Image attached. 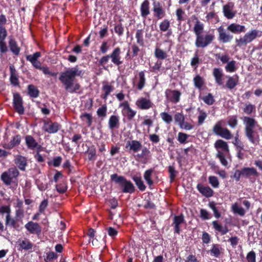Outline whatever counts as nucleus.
I'll use <instances>...</instances> for the list:
<instances>
[{"label":"nucleus","mask_w":262,"mask_h":262,"mask_svg":"<svg viewBox=\"0 0 262 262\" xmlns=\"http://www.w3.org/2000/svg\"><path fill=\"white\" fill-rule=\"evenodd\" d=\"M82 71L79 69L78 66L69 68L64 72H62L59 78L63 84L65 86L66 90L72 93L79 89V85L74 83V80L76 76H81Z\"/></svg>","instance_id":"obj_1"},{"label":"nucleus","mask_w":262,"mask_h":262,"mask_svg":"<svg viewBox=\"0 0 262 262\" xmlns=\"http://www.w3.org/2000/svg\"><path fill=\"white\" fill-rule=\"evenodd\" d=\"M261 128V127L254 118L247 117V137L254 145L258 144L259 141L257 129L260 130Z\"/></svg>","instance_id":"obj_2"},{"label":"nucleus","mask_w":262,"mask_h":262,"mask_svg":"<svg viewBox=\"0 0 262 262\" xmlns=\"http://www.w3.org/2000/svg\"><path fill=\"white\" fill-rule=\"evenodd\" d=\"M111 179L123 188V192L132 193L134 191L135 187L133 183L130 181H127L123 177L118 176L117 174H113L111 176Z\"/></svg>","instance_id":"obj_3"},{"label":"nucleus","mask_w":262,"mask_h":262,"mask_svg":"<svg viewBox=\"0 0 262 262\" xmlns=\"http://www.w3.org/2000/svg\"><path fill=\"white\" fill-rule=\"evenodd\" d=\"M214 38V35L212 33H208L204 36L200 35L196 37L195 45L198 48H205L210 44Z\"/></svg>","instance_id":"obj_4"},{"label":"nucleus","mask_w":262,"mask_h":262,"mask_svg":"<svg viewBox=\"0 0 262 262\" xmlns=\"http://www.w3.org/2000/svg\"><path fill=\"white\" fill-rule=\"evenodd\" d=\"M222 123L223 121L217 122L213 128V131L216 135L227 140H229L232 138V136L227 128L222 127Z\"/></svg>","instance_id":"obj_5"},{"label":"nucleus","mask_w":262,"mask_h":262,"mask_svg":"<svg viewBox=\"0 0 262 262\" xmlns=\"http://www.w3.org/2000/svg\"><path fill=\"white\" fill-rule=\"evenodd\" d=\"M181 93L177 90H167L165 91L166 99L173 103H176L180 101Z\"/></svg>","instance_id":"obj_6"},{"label":"nucleus","mask_w":262,"mask_h":262,"mask_svg":"<svg viewBox=\"0 0 262 262\" xmlns=\"http://www.w3.org/2000/svg\"><path fill=\"white\" fill-rule=\"evenodd\" d=\"M13 105L16 111L20 114L24 112V108L23 106L22 98L17 93L13 95Z\"/></svg>","instance_id":"obj_7"},{"label":"nucleus","mask_w":262,"mask_h":262,"mask_svg":"<svg viewBox=\"0 0 262 262\" xmlns=\"http://www.w3.org/2000/svg\"><path fill=\"white\" fill-rule=\"evenodd\" d=\"M42 128L48 133L54 134L59 129L60 125L56 122H45Z\"/></svg>","instance_id":"obj_8"},{"label":"nucleus","mask_w":262,"mask_h":262,"mask_svg":"<svg viewBox=\"0 0 262 262\" xmlns=\"http://www.w3.org/2000/svg\"><path fill=\"white\" fill-rule=\"evenodd\" d=\"M218 32L219 40L223 43L230 42L233 38L232 35L227 32L222 27L219 28Z\"/></svg>","instance_id":"obj_9"},{"label":"nucleus","mask_w":262,"mask_h":262,"mask_svg":"<svg viewBox=\"0 0 262 262\" xmlns=\"http://www.w3.org/2000/svg\"><path fill=\"white\" fill-rule=\"evenodd\" d=\"M136 104L142 110H147L152 107V104L149 99L141 97L137 100Z\"/></svg>","instance_id":"obj_10"},{"label":"nucleus","mask_w":262,"mask_h":262,"mask_svg":"<svg viewBox=\"0 0 262 262\" xmlns=\"http://www.w3.org/2000/svg\"><path fill=\"white\" fill-rule=\"evenodd\" d=\"M25 227L30 233L32 234H38L41 232V227L39 224L32 221L29 222L27 223L25 225Z\"/></svg>","instance_id":"obj_11"},{"label":"nucleus","mask_w":262,"mask_h":262,"mask_svg":"<svg viewBox=\"0 0 262 262\" xmlns=\"http://www.w3.org/2000/svg\"><path fill=\"white\" fill-rule=\"evenodd\" d=\"M142 147L141 143L137 140H132L127 141L126 148H129V149L134 152H137Z\"/></svg>","instance_id":"obj_12"},{"label":"nucleus","mask_w":262,"mask_h":262,"mask_svg":"<svg viewBox=\"0 0 262 262\" xmlns=\"http://www.w3.org/2000/svg\"><path fill=\"white\" fill-rule=\"evenodd\" d=\"M110 56L112 59V62L115 64L119 66L122 63V61L120 60V49L119 48H115Z\"/></svg>","instance_id":"obj_13"},{"label":"nucleus","mask_w":262,"mask_h":262,"mask_svg":"<svg viewBox=\"0 0 262 262\" xmlns=\"http://www.w3.org/2000/svg\"><path fill=\"white\" fill-rule=\"evenodd\" d=\"M15 163L18 168L22 170H25L26 167L27 165V160L26 158L20 155H17L15 160Z\"/></svg>","instance_id":"obj_14"},{"label":"nucleus","mask_w":262,"mask_h":262,"mask_svg":"<svg viewBox=\"0 0 262 262\" xmlns=\"http://www.w3.org/2000/svg\"><path fill=\"white\" fill-rule=\"evenodd\" d=\"M26 143L28 148L34 149L40 148V146L35 141V140L31 136H27L25 138Z\"/></svg>","instance_id":"obj_15"},{"label":"nucleus","mask_w":262,"mask_h":262,"mask_svg":"<svg viewBox=\"0 0 262 262\" xmlns=\"http://www.w3.org/2000/svg\"><path fill=\"white\" fill-rule=\"evenodd\" d=\"M153 11L155 15H163L165 13V10L163 5L159 2L154 1L152 3Z\"/></svg>","instance_id":"obj_16"},{"label":"nucleus","mask_w":262,"mask_h":262,"mask_svg":"<svg viewBox=\"0 0 262 262\" xmlns=\"http://www.w3.org/2000/svg\"><path fill=\"white\" fill-rule=\"evenodd\" d=\"M21 138L19 136H15L13 137V139L8 143H4L3 147L6 149H12L16 145L20 144Z\"/></svg>","instance_id":"obj_17"},{"label":"nucleus","mask_w":262,"mask_h":262,"mask_svg":"<svg viewBox=\"0 0 262 262\" xmlns=\"http://www.w3.org/2000/svg\"><path fill=\"white\" fill-rule=\"evenodd\" d=\"M197 188L202 194L207 197H210L212 195L213 191L209 187H205L201 184H198Z\"/></svg>","instance_id":"obj_18"},{"label":"nucleus","mask_w":262,"mask_h":262,"mask_svg":"<svg viewBox=\"0 0 262 262\" xmlns=\"http://www.w3.org/2000/svg\"><path fill=\"white\" fill-rule=\"evenodd\" d=\"M119 125V118L118 116L112 115L108 120V126L111 129L118 128Z\"/></svg>","instance_id":"obj_19"},{"label":"nucleus","mask_w":262,"mask_h":262,"mask_svg":"<svg viewBox=\"0 0 262 262\" xmlns=\"http://www.w3.org/2000/svg\"><path fill=\"white\" fill-rule=\"evenodd\" d=\"M213 75L215 78L216 82L219 85H222L223 84V81H222V78H223V73L221 69L215 68L213 70Z\"/></svg>","instance_id":"obj_20"},{"label":"nucleus","mask_w":262,"mask_h":262,"mask_svg":"<svg viewBox=\"0 0 262 262\" xmlns=\"http://www.w3.org/2000/svg\"><path fill=\"white\" fill-rule=\"evenodd\" d=\"M233 4L231 3L223 7V12L225 16H233L235 14L233 12Z\"/></svg>","instance_id":"obj_21"},{"label":"nucleus","mask_w":262,"mask_h":262,"mask_svg":"<svg viewBox=\"0 0 262 262\" xmlns=\"http://www.w3.org/2000/svg\"><path fill=\"white\" fill-rule=\"evenodd\" d=\"M18 242L19 243V246H20V248L22 249L29 250L32 249L33 248L32 243L27 239H25L22 241L19 240Z\"/></svg>","instance_id":"obj_22"},{"label":"nucleus","mask_w":262,"mask_h":262,"mask_svg":"<svg viewBox=\"0 0 262 262\" xmlns=\"http://www.w3.org/2000/svg\"><path fill=\"white\" fill-rule=\"evenodd\" d=\"M261 32L256 30H253L247 34V42H250L257 37L261 36Z\"/></svg>","instance_id":"obj_23"},{"label":"nucleus","mask_w":262,"mask_h":262,"mask_svg":"<svg viewBox=\"0 0 262 262\" xmlns=\"http://www.w3.org/2000/svg\"><path fill=\"white\" fill-rule=\"evenodd\" d=\"M9 46L11 51L15 54L18 55L19 53L20 49L17 46L16 41L12 38H10Z\"/></svg>","instance_id":"obj_24"},{"label":"nucleus","mask_w":262,"mask_h":262,"mask_svg":"<svg viewBox=\"0 0 262 262\" xmlns=\"http://www.w3.org/2000/svg\"><path fill=\"white\" fill-rule=\"evenodd\" d=\"M141 14L143 16L149 14V2L148 0H145L141 6Z\"/></svg>","instance_id":"obj_25"},{"label":"nucleus","mask_w":262,"mask_h":262,"mask_svg":"<svg viewBox=\"0 0 262 262\" xmlns=\"http://www.w3.org/2000/svg\"><path fill=\"white\" fill-rule=\"evenodd\" d=\"M141 152L137 155V158L138 159H144L143 163H145L147 157L150 154V151L145 147H142Z\"/></svg>","instance_id":"obj_26"},{"label":"nucleus","mask_w":262,"mask_h":262,"mask_svg":"<svg viewBox=\"0 0 262 262\" xmlns=\"http://www.w3.org/2000/svg\"><path fill=\"white\" fill-rule=\"evenodd\" d=\"M139 82L137 85V88L139 90H141L144 86L145 83V74L143 71H141L139 73Z\"/></svg>","instance_id":"obj_27"},{"label":"nucleus","mask_w":262,"mask_h":262,"mask_svg":"<svg viewBox=\"0 0 262 262\" xmlns=\"http://www.w3.org/2000/svg\"><path fill=\"white\" fill-rule=\"evenodd\" d=\"M214 145L216 148H222L225 151H228L229 150L227 142L222 140H217Z\"/></svg>","instance_id":"obj_28"},{"label":"nucleus","mask_w":262,"mask_h":262,"mask_svg":"<svg viewBox=\"0 0 262 262\" xmlns=\"http://www.w3.org/2000/svg\"><path fill=\"white\" fill-rule=\"evenodd\" d=\"M244 29V26L234 24H232L228 27V30L230 31L233 33L240 32L243 31Z\"/></svg>","instance_id":"obj_29"},{"label":"nucleus","mask_w":262,"mask_h":262,"mask_svg":"<svg viewBox=\"0 0 262 262\" xmlns=\"http://www.w3.org/2000/svg\"><path fill=\"white\" fill-rule=\"evenodd\" d=\"M184 221V217L183 215L176 216L174 218V224L175 225V232L179 233L180 227L179 225L182 223Z\"/></svg>","instance_id":"obj_30"},{"label":"nucleus","mask_w":262,"mask_h":262,"mask_svg":"<svg viewBox=\"0 0 262 262\" xmlns=\"http://www.w3.org/2000/svg\"><path fill=\"white\" fill-rule=\"evenodd\" d=\"M237 84V78L233 77H228L226 86L229 89H233Z\"/></svg>","instance_id":"obj_31"},{"label":"nucleus","mask_w":262,"mask_h":262,"mask_svg":"<svg viewBox=\"0 0 262 262\" xmlns=\"http://www.w3.org/2000/svg\"><path fill=\"white\" fill-rule=\"evenodd\" d=\"M221 247L219 245H213L210 250L211 255L217 257L221 254Z\"/></svg>","instance_id":"obj_32"},{"label":"nucleus","mask_w":262,"mask_h":262,"mask_svg":"<svg viewBox=\"0 0 262 262\" xmlns=\"http://www.w3.org/2000/svg\"><path fill=\"white\" fill-rule=\"evenodd\" d=\"M203 28V24L197 20L194 27V31L196 37L201 35Z\"/></svg>","instance_id":"obj_33"},{"label":"nucleus","mask_w":262,"mask_h":262,"mask_svg":"<svg viewBox=\"0 0 262 262\" xmlns=\"http://www.w3.org/2000/svg\"><path fill=\"white\" fill-rule=\"evenodd\" d=\"M28 93L31 97L36 98L38 97L39 91L33 85H28Z\"/></svg>","instance_id":"obj_34"},{"label":"nucleus","mask_w":262,"mask_h":262,"mask_svg":"<svg viewBox=\"0 0 262 262\" xmlns=\"http://www.w3.org/2000/svg\"><path fill=\"white\" fill-rule=\"evenodd\" d=\"M232 211L240 215H243L245 214L244 209L239 206L237 203H235L232 206Z\"/></svg>","instance_id":"obj_35"},{"label":"nucleus","mask_w":262,"mask_h":262,"mask_svg":"<svg viewBox=\"0 0 262 262\" xmlns=\"http://www.w3.org/2000/svg\"><path fill=\"white\" fill-rule=\"evenodd\" d=\"M155 56L160 59H164L167 57L166 53L162 50L157 48L155 52Z\"/></svg>","instance_id":"obj_36"},{"label":"nucleus","mask_w":262,"mask_h":262,"mask_svg":"<svg viewBox=\"0 0 262 262\" xmlns=\"http://www.w3.org/2000/svg\"><path fill=\"white\" fill-rule=\"evenodd\" d=\"M153 172L152 169H148L145 171L144 174V178L148 183L149 185H151L153 183L151 179V174Z\"/></svg>","instance_id":"obj_37"},{"label":"nucleus","mask_w":262,"mask_h":262,"mask_svg":"<svg viewBox=\"0 0 262 262\" xmlns=\"http://www.w3.org/2000/svg\"><path fill=\"white\" fill-rule=\"evenodd\" d=\"M2 181L6 185H10L13 178L10 176L8 172H4L1 176Z\"/></svg>","instance_id":"obj_38"},{"label":"nucleus","mask_w":262,"mask_h":262,"mask_svg":"<svg viewBox=\"0 0 262 262\" xmlns=\"http://www.w3.org/2000/svg\"><path fill=\"white\" fill-rule=\"evenodd\" d=\"M136 38L137 43L140 46H143V32L141 30H138L136 33Z\"/></svg>","instance_id":"obj_39"},{"label":"nucleus","mask_w":262,"mask_h":262,"mask_svg":"<svg viewBox=\"0 0 262 262\" xmlns=\"http://www.w3.org/2000/svg\"><path fill=\"white\" fill-rule=\"evenodd\" d=\"M133 179L140 190L142 191L145 190L146 187L140 178L135 177Z\"/></svg>","instance_id":"obj_40"},{"label":"nucleus","mask_w":262,"mask_h":262,"mask_svg":"<svg viewBox=\"0 0 262 262\" xmlns=\"http://www.w3.org/2000/svg\"><path fill=\"white\" fill-rule=\"evenodd\" d=\"M193 81L195 86L199 89H200L204 83L203 78L199 75H197L193 79Z\"/></svg>","instance_id":"obj_41"},{"label":"nucleus","mask_w":262,"mask_h":262,"mask_svg":"<svg viewBox=\"0 0 262 262\" xmlns=\"http://www.w3.org/2000/svg\"><path fill=\"white\" fill-rule=\"evenodd\" d=\"M198 124H202L207 117V114L203 111L199 109Z\"/></svg>","instance_id":"obj_42"},{"label":"nucleus","mask_w":262,"mask_h":262,"mask_svg":"<svg viewBox=\"0 0 262 262\" xmlns=\"http://www.w3.org/2000/svg\"><path fill=\"white\" fill-rule=\"evenodd\" d=\"M162 119L166 123H169L172 121V116L166 112H163L160 114Z\"/></svg>","instance_id":"obj_43"},{"label":"nucleus","mask_w":262,"mask_h":262,"mask_svg":"<svg viewBox=\"0 0 262 262\" xmlns=\"http://www.w3.org/2000/svg\"><path fill=\"white\" fill-rule=\"evenodd\" d=\"M227 124L232 128H235L237 124V118L235 116H231L228 118Z\"/></svg>","instance_id":"obj_44"},{"label":"nucleus","mask_w":262,"mask_h":262,"mask_svg":"<svg viewBox=\"0 0 262 262\" xmlns=\"http://www.w3.org/2000/svg\"><path fill=\"white\" fill-rule=\"evenodd\" d=\"M202 100L207 104L211 105L213 103L214 100L213 96L211 94L202 97Z\"/></svg>","instance_id":"obj_45"},{"label":"nucleus","mask_w":262,"mask_h":262,"mask_svg":"<svg viewBox=\"0 0 262 262\" xmlns=\"http://www.w3.org/2000/svg\"><path fill=\"white\" fill-rule=\"evenodd\" d=\"M216 157L220 159V161L223 165L226 166L228 165V162L221 151H218L216 154Z\"/></svg>","instance_id":"obj_46"},{"label":"nucleus","mask_w":262,"mask_h":262,"mask_svg":"<svg viewBox=\"0 0 262 262\" xmlns=\"http://www.w3.org/2000/svg\"><path fill=\"white\" fill-rule=\"evenodd\" d=\"M209 183L214 188H217L219 186V182L217 178L214 176H210L209 178Z\"/></svg>","instance_id":"obj_47"},{"label":"nucleus","mask_w":262,"mask_h":262,"mask_svg":"<svg viewBox=\"0 0 262 262\" xmlns=\"http://www.w3.org/2000/svg\"><path fill=\"white\" fill-rule=\"evenodd\" d=\"M81 118L83 121H84L87 123L89 126L91 125L92 117L89 114H84L81 115Z\"/></svg>","instance_id":"obj_48"},{"label":"nucleus","mask_w":262,"mask_h":262,"mask_svg":"<svg viewBox=\"0 0 262 262\" xmlns=\"http://www.w3.org/2000/svg\"><path fill=\"white\" fill-rule=\"evenodd\" d=\"M43 73L45 75H48L50 76L56 77L57 75V73H53L50 71L49 69L47 67H42L40 69Z\"/></svg>","instance_id":"obj_49"},{"label":"nucleus","mask_w":262,"mask_h":262,"mask_svg":"<svg viewBox=\"0 0 262 262\" xmlns=\"http://www.w3.org/2000/svg\"><path fill=\"white\" fill-rule=\"evenodd\" d=\"M6 224L14 227L16 224L15 221L11 217L10 214H7L6 217Z\"/></svg>","instance_id":"obj_50"},{"label":"nucleus","mask_w":262,"mask_h":262,"mask_svg":"<svg viewBox=\"0 0 262 262\" xmlns=\"http://www.w3.org/2000/svg\"><path fill=\"white\" fill-rule=\"evenodd\" d=\"M168 171L170 173V182H172L177 176V172L173 166L168 167Z\"/></svg>","instance_id":"obj_51"},{"label":"nucleus","mask_w":262,"mask_h":262,"mask_svg":"<svg viewBox=\"0 0 262 262\" xmlns=\"http://www.w3.org/2000/svg\"><path fill=\"white\" fill-rule=\"evenodd\" d=\"M225 69L229 72H233L235 70V61L229 62L226 65Z\"/></svg>","instance_id":"obj_52"},{"label":"nucleus","mask_w":262,"mask_h":262,"mask_svg":"<svg viewBox=\"0 0 262 262\" xmlns=\"http://www.w3.org/2000/svg\"><path fill=\"white\" fill-rule=\"evenodd\" d=\"M246 169L244 168L243 170L240 171L238 170H237L235 171L234 175L233 178L236 180L238 181L241 177L244 176L245 173Z\"/></svg>","instance_id":"obj_53"},{"label":"nucleus","mask_w":262,"mask_h":262,"mask_svg":"<svg viewBox=\"0 0 262 262\" xmlns=\"http://www.w3.org/2000/svg\"><path fill=\"white\" fill-rule=\"evenodd\" d=\"M136 113V112L130 107L125 112L123 113V114L126 116L129 119H132L135 116Z\"/></svg>","instance_id":"obj_54"},{"label":"nucleus","mask_w":262,"mask_h":262,"mask_svg":"<svg viewBox=\"0 0 262 262\" xmlns=\"http://www.w3.org/2000/svg\"><path fill=\"white\" fill-rule=\"evenodd\" d=\"M106 106L103 105L102 107L99 108L97 111V114L99 117H105L106 114Z\"/></svg>","instance_id":"obj_55"},{"label":"nucleus","mask_w":262,"mask_h":262,"mask_svg":"<svg viewBox=\"0 0 262 262\" xmlns=\"http://www.w3.org/2000/svg\"><path fill=\"white\" fill-rule=\"evenodd\" d=\"M179 125L181 128L188 130H191L193 128V126L191 124L185 121V120L179 124Z\"/></svg>","instance_id":"obj_56"},{"label":"nucleus","mask_w":262,"mask_h":262,"mask_svg":"<svg viewBox=\"0 0 262 262\" xmlns=\"http://www.w3.org/2000/svg\"><path fill=\"white\" fill-rule=\"evenodd\" d=\"M247 260L248 262H255V253L254 251H250L247 254Z\"/></svg>","instance_id":"obj_57"},{"label":"nucleus","mask_w":262,"mask_h":262,"mask_svg":"<svg viewBox=\"0 0 262 262\" xmlns=\"http://www.w3.org/2000/svg\"><path fill=\"white\" fill-rule=\"evenodd\" d=\"M174 120L179 125L185 120L184 115L181 113H177L174 115Z\"/></svg>","instance_id":"obj_58"},{"label":"nucleus","mask_w":262,"mask_h":262,"mask_svg":"<svg viewBox=\"0 0 262 262\" xmlns=\"http://www.w3.org/2000/svg\"><path fill=\"white\" fill-rule=\"evenodd\" d=\"M188 136L184 133H179L178 134V141L181 143H184L188 138Z\"/></svg>","instance_id":"obj_59"},{"label":"nucleus","mask_w":262,"mask_h":262,"mask_svg":"<svg viewBox=\"0 0 262 262\" xmlns=\"http://www.w3.org/2000/svg\"><path fill=\"white\" fill-rule=\"evenodd\" d=\"M248 176H258V173L254 168L247 167V177Z\"/></svg>","instance_id":"obj_60"},{"label":"nucleus","mask_w":262,"mask_h":262,"mask_svg":"<svg viewBox=\"0 0 262 262\" xmlns=\"http://www.w3.org/2000/svg\"><path fill=\"white\" fill-rule=\"evenodd\" d=\"M8 172L13 179L17 177L19 174V171L16 168H10Z\"/></svg>","instance_id":"obj_61"},{"label":"nucleus","mask_w":262,"mask_h":262,"mask_svg":"<svg viewBox=\"0 0 262 262\" xmlns=\"http://www.w3.org/2000/svg\"><path fill=\"white\" fill-rule=\"evenodd\" d=\"M10 80L11 83L12 85H13L14 86H16V85H18L19 81H18L17 74L10 75Z\"/></svg>","instance_id":"obj_62"},{"label":"nucleus","mask_w":262,"mask_h":262,"mask_svg":"<svg viewBox=\"0 0 262 262\" xmlns=\"http://www.w3.org/2000/svg\"><path fill=\"white\" fill-rule=\"evenodd\" d=\"M48 202L47 200H44L41 202L39 208V211L40 213H43L44 212L46 208L48 206Z\"/></svg>","instance_id":"obj_63"},{"label":"nucleus","mask_w":262,"mask_h":262,"mask_svg":"<svg viewBox=\"0 0 262 262\" xmlns=\"http://www.w3.org/2000/svg\"><path fill=\"white\" fill-rule=\"evenodd\" d=\"M7 31L5 28L0 26V40H4L7 36Z\"/></svg>","instance_id":"obj_64"}]
</instances>
